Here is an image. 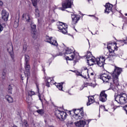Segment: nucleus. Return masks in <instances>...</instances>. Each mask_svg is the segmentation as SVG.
<instances>
[{
	"mask_svg": "<svg viewBox=\"0 0 127 127\" xmlns=\"http://www.w3.org/2000/svg\"><path fill=\"white\" fill-rule=\"evenodd\" d=\"M123 69L121 68L115 66V70L112 74L113 84L111 82L112 77L108 73H103L100 75V79L105 83H110L111 88L114 89L115 86H119V76L122 73Z\"/></svg>",
	"mask_w": 127,
	"mask_h": 127,
	"instance_id": "obj_1",
	"label": "nucleus"
},
{
	"mask_svg": "<svg viewBox=\"0 0 127 127\" xmlns=\"http://www.w3.org/2000/svg\"><path fill=\"white\" fill-rule=\"evenodd\" d=\"M86 58L87 59V63L90 66L94 65V64L91 63H94L97 64L99 67H104L105 61H106V57L103 56L95 58V57L91 58V56L87 55Z\"/></svg>",
	"mask_w": 127,
	"mask_h": 127,
	"instance_id": "obj_2",
	"label": "nucleus"
},
{
	"mask_svg": "<svg viewBox=\"0 0 127 127\" xmlns=\"http://www.w3.org/2000/svg\"><path fill=\"white\" fill-rule=\"evenodd\" d=\"M65 55H68L66 57V60H73V59H75L74 60V63L76 64L77 62H78L79 60V56H76L74 53V51L72 50V49L67 48L65 50L64 52Z\"/></svg>",
	"mask_w": 127,
	"mask_h": 127,
	"instance_id": "obj_3",
	"label": "nucleus"
},
{
	"mask_svg": "<svg viewBox=\"0 0 127 127\" xmlns=\"http://www.w3.org/2000/svg\"><path fill=\"white\" fill-rule=\"evenodd\" d=\"M115 100L118 104L123 105L127 103V95L126 93H122L115 96Z\"/></svg>",
	"mask_w": 127,
	"mask_h": 127,
	"instance_id": "obj_4",
	"label": "nucleus"
},
{
	"mask_svg": "<svg viewBox=\"0 0 127 127\" xmlns=\"http://www.w3.org/2000/svg\"><path fill=\"white\" fill-rule=\"evenodd\" d=\"M83 108H81L80 109H74L73 110L74 115L73 118L75 120H82L84 118V111H83Z\"/></svg>",
	"mask_w": 127,
	"mask_h": 127,
	"instance_id": "obj_5",
	"label": "nucleus"
},
{
	"mask_svg": "<svg viewBox=\"0 0 127 127\" xmlns=\"http://www.w3.org/2000/svg\"><path fill=\"white\" fill-rule=\"evenodd\" d=\"M107 49L109 50V54L105 52L104 54L106 56L110 57H114L116 56V47L112 44L109 45L107 46Z\"/></svg>",
	"mask_w": 127,
	"mask_h": 127,
	"instance_id": "obj_6",
	"label": "nucleus"
},
{
	"mask_svg": "<svg viewBox=\"0 0 127 127\" xmlns=\"http://www.w3.org/2000/svg\"><path fill=\"white\" fill-rule=\"evenodd\" d=\"M55 116L60 120V121H64L67 118V113L64 111H61L59 110H56Z\"/></svg>",
	"mask_w": 127,
	"mask_h": 127,
	"instance_id": "obj_7",
	"label": "nucleus"
},
{
	"mask_svg": "<svg viewBox=\"0 0 127 127\" xmlns=\"http://www.w3.org/2000/svg\"><path fill=\"white\" fill-rule=\"evenodd\" d=\"M58 28L59 29L60 32H62L63 34H67L68 33V25L63 22L60 23L58 25Z\"/></svg>",
	"mask_w": 127,
	"mask_h": 127,
	"instance_id": "obj_8",
	"label": "nucleus"
},
{
	"mask_svg": "<svg viewBox=\"0 0 127 127\" xmlns=\"http://www.w3.org/2000/svg\"><path fill=\"white\" fill-rule=\"evenodd\" d=\"M45 41L46 42H48L52 45H54V46H58L57 41H56L55 39H53L52 37H49L48 36H46Z\"/></svg>",
	"mask_w": 127,
	"mask_h": 127,
	"instance_id": "obj_9",
	"label": "nucleus"
},
{
	"mask_svg": "<svg viewBox=\"0 0 127 127\" xmlns=\"http://www.w3.org/2000/svg\"><path fill=\"white\" fill-rule=\"evenodd\" d=\"M72 0H66L64 3L62 4V10H64V9L66 8H71V6H72Z\"/></svg>",
	"mask_w": 127,
	"mask_h": 127,
	"instance_id": "obj_10",
	"label": "nucleus"
},
{
	"mask_svg": "<svg viewBox=\"0 0 127 127\" xmlns=\"http://www.w3.org/2000/svg\"><path fill=\"white\" fill-rule=\"evenodd\" d=\"M25 65V69L26 70V72L27 73H26L25 72V76H27V82L28 81V78H29V76H30V73L29 72L30 71V64H29V63L24 64Z\"/></svg>",
	"mask_w": 127,
	"mask_h": 127,
	"instance_id": "obj_11",
	"label": "nucleus"
},
{
	"mask_svg": "<svg viewBox=\"0 0 127 127\" xmlns=\"http://www.w3.org/2000/svg\"><path fill=\"white\" fill-rule=\"evenodd\" d=\"M9 16V13L5 10H2L1 11V18L4 21H7L8 20V17Z\"/></svg>",
	"mask_w": 127,
	"mask_h": 127,
	"instance_id": "obj_12",
	"label": "nucleus"
},
{
	"mask_svg": "<svg viewBox=\"0 0 127 127\" xmlns=\"http://www.w3.org/2000/svg\"><path fill=\"white\" fill-rule=\"evenodd\" d=\"M105 91H103L100 93V96H99V100L102 103H105L106 101H107V97L108 95L105 93Z\"/></svg>",
	"mask_w": 127,
	"mask_h": 127,
	"instance_id": "obj_13",
	"label": "nucleus"
},
{
	"mask_svg": "<svg viewBox=\"0 0 127 127\" xmlns=\"http://www.w3.org/2000/svg\"><path fill=\"white\" fill-rule=\"evenodd\" d=\"M23 19L25 20L26 22H32V18L29 15V13H24L22 15Z\"/></svg>",
	"mask_w": 127,
	"mask_h": 127,
	"instance_id": "obj_14",
	"label": "nucleus"
},
{
	"mask_svg": "<svg viewBox=\"0 0 127 127\" xmlns=\"http://www.w3.org/2000/svg\"><path fill=\"white\" fill-rule=\"evenodd\" d=\"M75 126L77 127H85V126L87 125V122L85 121L79 120L74 123Z\"/></svg>",
	"mask_w": 127,
	"mask_h": 127,
	"instance_id": "obj_15",
	"label": "nucleus"
},
{
	"mask_svg": "<svg viewBox=\"0 0 127 127\" xmlns=\"http://www.w3.org/2000/svg\"><path fill=\"white\" fill-rule=\"evenodd\" d=\"M106 9L105 10V12L107 13H110L113 9V5L110 3H106L105 5Z\"/></svg>",
	"mask_w": 127,
	"mask_h": 127,
	"instance_id": "obj_16",
	"label": "nucleus"
},
{
	"mask_svg": "<svg viewBox=\"0 0 127 127\" xmlns=\"http://www.w3.org/2000/svg\"><path fill=\"white\" fill-rule=\"evenodd\" d=\"M71 18L73 24H76L79 21V16L78 15H72Z\"/></svg>",
	"mask_w": 127,
	"mask_h": 127,
	"instance_id": "obj_17",
	"label": "nucleus"
},
{
	"mask_svg": "<svg viewBox=\"0 0 127 127\" xmlns=\"http://www.w3.org/2000/svg\"><path fill=\"white\" fill-rule=\"evenodd\" d=\"M31 36L33 39H37L39 37V34L37 32H31Z\"/></svg>",
	"mask_w": 127,
	"mask_h": 127,
	"instance_id": "obj_18",
	"label": "nucleus"
},
{
	"mask_svg": "<svg viewBox=\"0 0 127 127\" xmlns=\"http://www.w3.org/2000/svg\"><path fill=\"white\" fill-rule=\"evenodd\" d=\"M14 87V85L10 84L8 86L7 91L9 94H12V89Z\"/></svg>",
	"mask_w": 127,
	"mask_h": 127,
	"instance_id": "obj_19",
	"label": "nucleus"
},
{
	"mask_svg": "<svg viewBox=\"0 0 127 127\" xmlns=\"http://www.w3.org/2000/svg\"><path fill=\"white\" fill-rule=\"evenodd\" d=\"M64 84V82L59 83H55V85L56 86L57 88L59 89L60 91H63V86H62Z\"/></svg>",
	"mask_w": 127,
	"mask_h": 127,
	"instance_id": "obj_20",
	"label": "nucleus"
},
{
	"mask_svg": "<svg viewBox=\"0 0 127 127\" xmlns=\"http://www.w3.org/2000/svg\"><path fill=\"white\" fill-rule=\"evenodd\" d=\"M88 102L87 103V106H90L91 104H93L95 100H94V98L93 97L89 96L88 97Z\"/></svg>",
	"mask_w": 127,
	"mask_h": 127,
	"instance_id": "obj_21",
	"label": "nucleus"
},
{
	"mask_svg": "<svg viewBox=\"0 0 127 127\" xmlns=\"http://www.w3.org/2000/svg\"><path fill=\"white\" fill-rule=\"evenodd\" d=\"M5 99L7 100V102L9 103H13V99H12V97L11 96H9V95H6L5 96Z\"/></svg>",
	"mask_w": 127,
	"mask_h": 127,
	"instance_id": "obj_22",
	"label": "nucleus"
},
{
	"mask_svg": "<svg viewBox=\"0 0 127 127\" xmlns=\"http://www.w3.org/2000/svg\"><path fill=\"white\" fill-rule=\"evenodd\" d=\"M31 32H37L36 31V25L32 23L31 24Z\"/></svg>",
	"mask_w": 127,
	"mask_h": 127,
	"instance_id": "obj_23",
	"label": "nucleus"
},
{
	"mask_svg": "<svg viewBox=\"0 0 127 127\" xmlns=\"http://www.w3.org/2000/svg\"><path fill=\"white\" fill-rule=\"evenodd\" d=\"M29 63V56L28 55H25V63Z\"/></svg>",
	"mask_w": 127,
	"mask_h": 127,
	"instance_id": "obj_24",
	"label": "nucleus"
},
{
	"mask_svg": "<svg viewBox=\"0 0 127 127\" xmlns=\"http://www.w3.org/2000/svg\"><path fill=\"white\" fill-rule=\"evenodd\" d=\"M37 89L38 93V97H39V100H41V102H42V99H41V95H40V93H39V87L37 84Z\"/></svg>",
	"mask_w": 127,
	"mask_h": 127,
	"instance_id": "obj_25",
	"label": "nucleus"
},
{
	"mask_svg": "<svg viewBox=\"0 0 127 127\" xmlns=\"http://www.w3.org/2000/svg\"><path fill=\"white\" fill-rule=\"evenodd\" d=\"M36 112L39 115H43L44 114V110L43 109H40L36 111Z\"/></svg>",
	"mask_w": 127,
	"mask_h": 127,
	"instance_id": "obj_26",
	"label": "nucleus"
},
{
	"mask_svg": "<svg viewBox=\"0 0 127 127\" xmlns=\"http://www.w3.org/2000/svg\"><path fill=\"white\" fill-rule=\"evenodd\" d=\"M23 127H29V125H28V123L26 121H24L23 122Z\"/></svg>",
	"mask_w": 127,
	"mask_h": 127,
	"instance_id": "obj_27",
	"label": "nucleus"
},
{
	"mask_svg": "<svg viewBox=\"0 0 127 127\" xmlns=\"http://www.w3.org/2000/svg\"><path fill=\"white\" fill-rule=\"evenodd\" d=\"M47 82H48V83H50L51 85H52V84H54V83L53 82V80L51 79V78L50 77L47 79Z\"/></svg>",
	"mask_w": 127,
	"mask_h": 127,
	"instance_id": "obj_28",
	"label": "nucleus"
},
{
	"mask_svg": "<svg viewBox=\"0 0 127 127\" xmlns=\"http://www.w3.org/2000/svg\"><path fill=\"white\" fill-rule=\"evenodd\" d=\"M35 15L36 17H39L40 14H39V10H38V8H36L35 9Z\"/></svg>",
	"mask_w": 127,
	"mask_h": 127,
	"instance_id": "obj_29",
	"label": "nucleus"
},
{
	"mask_svg": "<svg viewBox=\"0 0 127 127\" xmlns=\"http://www.w3.org/2000/svg\"><path fill=\"white\" fill-rule=\"evenodd\" d=\"M18 27V20H15L14 23V27H15V28H16V27Z\"/></svg>",
	"mask_w": 127,
	"mask_h": 127,
	"instance_id": "obj_30",
	"label": "nucleus"
},
{
	"mask_svg": "<svg viewBox=\"0 0 127 127\" xmlns=\"http://www.w3.org/2000/svg\"><path fill=\"white\" fill-rule=\"evenodd\" d=\"M34 6H36L37 5V0H31Z\"/></svg>",
	"mask_w": 127,
	"mask_h": 127,
	"instance_id": "obj_31",
	"label": "nucleus"
},
{
	"mask_svg": "<svg viewBox=\"0 0 127 127\" xmlns=\"http://www.w3.org/2000/svg\"><path fill=\"white\" fill-rule=\"evenodd\" d=\"M35 93L34 91H29L28 92V95L29 96H33Z\"/></svg>",
	"mask_w": 127,
	"mask_h": 127,
	"instance_id": "obj_32",
	"label": "nucleus"
},
{
	"mask_svg": "<svg viewBox=\"0 0 127 127\" xmlns=\"http://www.w3.org/2000/svg\"><path fill=\"white\" fill-rule=\"evenodd\" d=\"M76 75H77V76H81V77H83V78L87 79L86 76H83V75H82V74L79 72H77Z\"/></svg>",
	"mask_w": 127,
	"mask_h": 127,
	"instance_id": "obj_33",
	"label": "nucleus"
},
{
	"mask_svg": "<svg viewBox=\"0 0 127 127\" xmlns=\"http://www.w3.org/2000/svg\"><path fill=\"white\" fill-rule=\"evenodd\" d=\"M119 42H120V43H127V39H126V40H120Z\"/></svg>",
	"mask_w": 127,
	"mask_h": 127,
	"instance_id": "obj_34",
	"label": "nucleus"
},
{
	"mask_svg": "<svg viewBox=\"0 0 127 127\" xmlns=\"http://www.w3.org/2000/svg\"><path fill=\"white\" fill-rule=\"evenodd\" d=\"M3 30V27L2 26L1 24L0 23V33Z\"/></svg>",
	"mask_w": 127,
	"mask_h": 127,
	"instance_id": "obj_35",
	"label": "nucleus"
},
{
	"mask_svg": "<svg viewBox=\"0 0 127 127\" xmlns=\"http://www.w3.org/2000/svg\"><path fill=\"white\" fill-rule=\"evenodd\" d=\"M27 49V45H24V46H23L24 51H26Z\"/></svg>",
	"mask_w": 127,
	"mask_h": 127,
	"instance_id": "obj_36",
	"label": "nucleus"
},
{
	"mask_svg": "<svg viewBox=\"0 0 127 127\" xmlns=\"http://www.w3.org/2000/svg\"><path fill=\"white\" fill-rule=\"evenodd\" d=\"M46 86H47V87L49 88V87H50V83L47 81Z\"/></svg>",
	"mask_w": 127,
	"mask_h": 127,
	"instance_id": "obj_37",
	"label": "nucleus"
},
{
	"mask_svg": "<svg viewBox=\"0 0 127 127\" xmlns=\"http://www.w3.org/2000/svg\"><path fill=\"white\" fill-rule=\"evenodd\" d=\"M125 110L126 112V114H127V105L125 106Z\"/></svg>",
	"mask_w": 127,
	"mask_h": 127,
	"instance_id": "obj_38",
	"label": "nucleus"
},
{
	"mask_svg": "<svg viewBox=\"0 0 127 127\" xmlns=\"http://www.w3.org/2000/svg\"><path fill=\"white\" fill-rule=\"evenodd\" d=\"M2 4H3V3L1 0H0V5H2Z\"/></svg>",
	"mask_w": 127,
	"mask_h": 127,
	"instance_id": "obj_39",
	"label": "nucleus"
},
{
	"mask_svg": "<svg viewBox=\"0 0 127 127\" xmlns=\"http://www.w3.org/2000/svg\"><path fill=\"white\" fill-rule=\"evenodd\" d=\"M61 47H65V45H64V44H62L61 45Z\"/></svg>",
	"mask_w": 127,
	"mask_h": 127,
	"instance_id": "obj_40",
	"label": "nucleus"
},
{
	"mask_svg": "<svg viewBox=\"0 0 127 127\" xmlns=\"http://www.w3.org/2000/svg\"><path fill=\"white\" fill-rule=\"evenodd\" d=\"M2 79H5V75L4 74H3L2 76Z\"/></svg>",
	"mask_w": 127,
	"mask_h": 127,
	"instance_id": "obj_41",
	"label": "nucleus"
},
{
	"mask_svg": "<svg viewBox=\"0 0 127 127\" xmlns=\"http://www.w3.org/2000/svg\"><path fill=\"white\" fill-rule=\"evenodd\" d=\"M11 58L12 59V61H14V58L13 57V56H11Z\"/></svg>",
	"mask_w": 127,
	"mask_h": 127,
	"instance_id": "obj_42",
	"label": "nucleus"
},
{
	"mask_svg": "<svg viewBox=\"0 0 127 127\" xmlns=\"http://www.w3.org/2000/svg\"><path fill=\"white\" fill-rule=\"evenodd\" d=\"M84 69L85 70H88V69H87V67H84Z\"/></svg>",
	"mask_w": 127,
	"mask_h": 127,
	"instance_id": "obj_43",
	"label": "nucleus"
},
{
	"mask_svg": "<svg viewBox=\"0 0 127 127\" xmlns=\"http://www.w3.org/2000/svg\"><path fill=\"white\" fill-rule=\"evenodd\" d=\"M13 127H17V126H16L15 125H13Z\"/></svg>",
	"mask_w": 127,
	"mask_h": 127,
	"instance_id": "obj_44",
	"label": "nucleus"
},
{
	"mask_svg": "<svg viewBox=\"0 0 127 127\" xmlns=\"http://www.w3.org/2000/svg\"><path fill=\"white\" fill-rule=\"evenodd\" d=\"M91 75H92V76H93L94 75V73H91Z\"/></svg>",
	"mask_w": 127,
	"mask_h": 127,
	"instance_id": "obj_45",
	"label": "nucleus"
},
{
	"mask_svg": "<svg viewBox=\"0 0 127 127\" xmlns=\"http://www.w3.org/2000/svg\"><path fill=\"white\" fill-rule=\"evenodd\" d=\"M89 16H94V15H89Z\"/></svg>",
	"mask_w": 127,
	"mask_h": 127,
	"instance_id": "obj_46",
	"label": "nucleus"
},
{
	"mask_svg": "<svg viewBox=\"0 0 127 127\" xmlns=\"http://www.w3.org/2000/svg\"><path fill=\"white\" fill-rule=\"evenodd\" d=\"M11 70H13V67H11Z\"/></svg>",
	"mask_w": 127,
	"mask_h": 127,
	"instance_id": "obj_47",
	"label": "nucleus"
},
{
	"mask_svg": "<svg viewBox=\"0 0 127 127\" xmlns=\"http://www.w3.org/2000/svg\"><path fill=\"white\" fill-rule=\"evenodd\" d=\"M125 16H127V13H125Z\"/></svg>",
	"mask_w": 127,
	"mask_h": 127,
	"instance_id": "obj_48",
	"label": "nucleus"
},
{
	"mask_svg": "<svg viewBox=\"0 0 127 127\" xmlns=\"http://www.w3.org/2000/svg\"><path fill=\"white\" fill-rule=\"evenodd\" d=\"M38 22L40 23V21L39 20V19L38 20Z\"/></svg>",
	"mask_w": 127,
	"mask_h": 127,
	"instance_id": "obj_49",
	"label": "nucleus"
},
{
	"mask_svg": "<svg viewBox=\"0 0 127 127\" xmlns=\"http://www.w3.org/2000/svg\"><path fill=\"white\" fill-rule=\"evenodd\" d=\"M87 40L88 41L89 44H90V42H89V40L87 39Z\"/></svg>",
	"mask_w": 127,
	"mask_h": 127,
	"instance_id": "obj_50",
	"label": "nucleus"
},
{
	"mask_svg": "<svg viewBox=\"0 0 127 127\" xmlns=\"http://www.w3.org/2000/svg\"><path fill=\"white\" fill-rule=\"evenodd\" d=\"M82 89H84V86H82Z\"/></svg>",
	"mask_w": 127,
	"mask_h": 127,
	"instance_id": "obj_51",
	"label": "nucleus"
},
{
	"mask_svg": "<svg viewBox=\"0 0 127 127\" xmlns=\"http://www.w3.org/2000/svg\"><path fill=\"white\" fill-rule=\"evenodd\" d=\"M22 80H23V78H22Z\"/></svg>",
	"mask_w": 127,
	"mask_h": 127,
	"instance_id": "obj_52",
	"label": "nucleus"
},
{
	"mask_svg": "<svg viewBox=\"0 0 127 127\" xmlns=\"http://www.w3.org/2000/svg\"><path fill=\"white\" fill-rule=\"evenodd\" d=\"M91 34H93V33H92V32H91Z\"/></svg>",
	"mask_w": 127,
	"mask_h": 127,
	"instance_id": "obj_53",
	"label": "nucleus"
},
{
	"mask_svg": "<svg viewBox=\"0 0 127 127\" xmlns=\"http://www.w3.org/2000/svg\"><path fill=\"white\" fill-rule=\"evenodd\" d=\"M105 111L107 112L108 110H105Z\"/></svg>",
	"mask_w": 127,
	"mask_h": 127,
	"instance_id": "obj_54",
	"label": "nucleus"
},
{
	"mask_svg": "<svg viewBox=\"0 0 127 127\" xmlns=\"http://www.w3.org/2000/svg\"><path fill=\"white\" fill-rule=\"evenodd\" d=\"M75 31H77V30L75 29Z\"/></svg>",
	"mask_w": 127,
	"mask_h": 127,
	"instance_id": "obj_55",
	"label": "nucleus"
},
{
	"mask_svg": "<svg viewBox=\"0 0 127 127\" xmlns=\"http://www.w3.org/2000/svg\"><path fill=\"white\" fill-rule=\"evenodd\" d=\"M103 108H105V106H103Z\"/></svg>",
	"mask_w": 127,
	"mask_h": 127,
	"instance_id": "obj_56",
	"label": "nucleus"
}]
</instances>
